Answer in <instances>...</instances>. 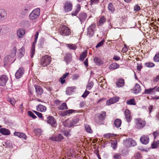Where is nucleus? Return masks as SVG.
I'll return each instance as SVG.
<instances>
[{"label": "nucleus", "mask_w": 159, "mask_h": 159, "mask_svg": "<svg viewBox=\"0 0 159 159\" xmlns=\"http://www.w3.org/2000/svg\"><path fill=\"white\" fill-rule=\"evenodd\" d=\"M64 137L61 134H59L57 136H54L49 138L50 140L56 141H61L63 139Z\"/></svg>", "instance_id": "15"}, {"label": "nucleus", "mask_w": 159, "mask_h": 159, "mask_svg": "<svg viewBox=\"0 0 159 159\" xmlns=\"http://www.w3.org/2000/svg\"><path fill=\"white\" fill-rule=\"evenodd\" d=\"M25 30L20 29L17 31V36L19 38H22L25 35Z\"/></svg>", "instance_id": "20"}, {"label": "nucleus", "mask_w": 159, "mask_h": 159, "mask_svg": "<svg viewBox=\"0 0 159 159\" xmlns=\"http://www.w3.org/2000/svg\"><path fill=\"white\" fill-rule=\"evenodd\" d=\"M58 109L60 110H62L67 109H68V108L66 103L65 102H63L58 107Z\"/></svg>", "instance_id": "38"}, {"label": "nucleus", "mask_w": 159, "mask_h": 159, "mask_svg": "<svg viewBox=\"0 0 159 159\" xmlns=\"http://www.w3.org/2000/svg\"><path fill=\"white\" fill-rule=\"evenodd\" d=\"M28 113V115L33 119H35L37 118V116L31 111H29Z\"/></svg>", "instance_id": "48"}, {"label": "nucleus", "mask_w": 159, "mask_h": 159, "mask_svg": "<svg viewBox=\"0 0 159 159\" xmlns=\"http://www.w3.org/2000/svg\"><path fill=\"white\" fill-rule=\"evenodd\" d=\"M125 117L126 121L128 122H130L132 119L131 112L128 109H126L125 111Z\"/></svg>", "instance_id": "11"}, {"label": "nucleus", "mask_w": 159, "mask_h": 159, "mask_svg": "<svg viewBox=\"0 0 159 159\" xmlns=\"http://www.w3.org/2000/svg\"><path fill=\"white\" fill-rule=\"evenodd\" d=\"M7 13L3 9H0V22L3 21L7 17Z\"/></svg>", "instance_id": "16"}, {"label": "nucleus", "mask_w": 159, "mask_h": 159, "mask_svg": "<svg viewBox=\"0 0 159 159\" xmlns=\"http://www.w3.org/2000/svg\"><path fill=\"white\" fill-rule=\"evenodd\" d=\"M105 40L104 39L102 40L101 42H99L98 43V44L96 46V48H97L102 46L103 45V43L105 42Z\"/></svg>", "instance_id": "51"}, {"label": "nucleus", "mask_w": 159, "mask_h": 159, "mask_svg": "<svg viewBox=\"0 0 159 159\" xmlns=\"http://www.w3.org/2000/svg\"><path fill=\"white\" fill-rule=\"evenodd\" d=\"M156 86L152 88L145 89L144 93L147 94H151L156 91Z\"/></svg>", "instance_id": "23"}, {"label": "nucleus", "mask_w": 159, "mask_h": 159, "mask_svg": "<svg viewBox=\"0 0 159 159\" xmlns=\"http://www.w3.org/2000/svg\"><path fill=\"white\" fill-rule=\"evenodd\" d=\"M159 134V133L157 131H155L153 133V135L154 138L155 139L157 137V135Z\"/></svg>", "instance_id": "63"}, {"label": "nucleus", "mask_w": 159, "mask_h": 159, "mask_svg": "<svg viewBox=\"0 0 159 159\" xmlns=\"http://www.w3.org/2000/svg\"><path fill=\"white\" fill-rule=\"evenodd\" d=\"M119 65L116 63H113L110 65L109 68L110 69L115 70L119 68Z\"/></svg>", "instance_id": "34"}, {"label": "nucleus", "mask_w": 159, "mask_h": 159, "mask_svg": "<svg viewBox=\"0 0 159 159\" xmlns=\"http://www.w3.org/2000/svg\"><path fill=\"white\" fill-rule=\"evenodd\" d=\"M35 47L32 46L31 53V57L32 58L35 53Z\"/></svg>", "instance_id": "50"}, {"label": "nucleus", "mask_w": 159, "mask_h": 159, "mask_svg": "<svg viewBox=\"0 0 159 159\" xmlns=\"http://www.w3.org/2000/svg\"><path fill=\"white\" fill-rule=\"evenodd\" d=\"M36 110L38 111L43 112L46 111L47 108L43 105L39 104L36 107Z\"/></svg>", "instance_id": "25"}, {"label": "nucleus", "mask_w": 159, "mask_h": 159, "mask_svg": "<svg viewBox=\"0 0 159 159\" xmlns=\"http://www.w3.org/2000/svg\"><path fill=\"white\" fill-rule=\"evenodd\" d=\"M19 51L20 53L23 56L25 53V48L24 47H22L20 50Z\"/></svg>", "instance_id": "53"}, {"label": "nucleus", "mask_w": 159, "mask_h": 159, "mask_svg": "<svg viewBox=\"0 0 159 159\" xmlns=\"http://www.w3.org/2000/svg\"><path fill=\"white\" fill-rule=\"evenodd\" d=\"M112 134L111 133H107L103 135V137L105 138L109 139L112 136Z\"/></svg>", "instance_id": "56"}, {"label": "nucleus", "mask_w": 159, "mask_h": 159, "mask_svg": "<svg viewBox=\"0 0 159 159\" xmlns=\"http://www.w3.org/2000/svg\"><path fill=\"white\" fill-rule=\"evenodd\" d=\"M106 21V18L104 16H102L99 20L98 24V25L101 26L104 24Z\"/></svg>", "instance_id": "36"}, {"label": "nucleus", "mask_w": 159, "mask_h": 159, "mask_svg": "<svg viewBox=\"0 0 159 159\" xmlns=\"http://www.w3.org/2000/svg\"><path fill=\"white\" fill-rule=\"evenodd\" d=\"M51 61V57L48 55H45L41 59L40 64L43 67L47 66L50 63Z\"/></svg>", "instance_id": "3"}, {"label": "nucleus", "mask_w": 159, "mask_h": 159, "mask_svg": "<svg viewBox=\"0 0 159 159\" xmlns=\"http://www.w3.org/2000/svg\"><path fill=\"white\" fill-rule=\"evenodd\" d=\"M64 59L67 63H68L72 59L71 54L70 53L66 54L64 57Z\"/></svg>", "instance_id": "35"}, {"label": "nucleus", "mask_w": 159, "mask_h": 159, "mask_svg": "<svg viewBox=\"0 0 159 159\" xmlns=\"http://www.w3.org/2000/svg\"><path fill=\"white\" fill-rule=\"evenodd\" d=\"M125 145L128 147L134 146L136 145V143L135 141L131 139H126L124 141Z\"/></svg>", "instance_id": "8"}, {"label": "nucleus", "mask_w": 159, "mask_h": 159, "mask_svg": "<svg viewBox=\"0 0 159 159\" xmlns=\"http://www.w3.org/2000/svg\"><path fill=\"white\" fill-rule=\"evenodd\" d=\"M153 61L155 62H159V52H157L153 57Z\"/></svg>", "instance_id": "41"}, {"label": "nucleus", "mask_w": 159, "mask_h": 159, "mask_svg": "<svg viewBox=\"0 0 159 159\" xmlns=\"http://www.w3.org/2000/svg\"><path fill=\"white\" fill-rule=\"evenodd\" d=\"M117 142H115L113 143H111V146L114 149H116L117 148Z\"/></svg>", "instance_id": "55"}, {"label": "nucleus", "mask_w": 159, "mask_h": 159, "mask_svg": "<svg viewBox=\"0 0 159 159\" xmlns=\"http://www.w3.org/2000/svg\"><path fill=\"white\" fill-rule=\"evenodd\" d=\"M78 121V120L77 119H72L69 120L67 122V125L68 127H71L76 124Z\"/></svg>", "instance_id": "19"}, {"label": "nucleus", "mask_w": 159, "mask_h": 159, "mask_svg": "<svg viewBox=\"0 0 159 159\" xmlns=\"http://www.w3.org/2000/svg\"><path fill=\"white\" fill-rule=\"evenodd\" d=\"M34 86L35 89L36 96L38 97L41 98V95L43 93V89L41 86L37 85H35Z\"/></svg>", "instance_id": "9"}, {"label": "nucleus", "mask_w": 159, "mask_h": 159, "mask_svg": "<svg viewBox=\"0 0 159 159\" xmlns=\"http://www.w3.org/2000/svg\"><path fill=\"white\" fill-rule=\"evenodd\" d=\"M144 65L147 67L152 68L155 66V64L152 62H147L145 63Z\"/></svg>", "instance_id": "42"}, {"label": "nucleus", "mask_w": 159, "mask_h": 159, "mask_svg": "<svg viewBox=\"0 0 159 159\" xmlns=\"http://www.w3.org/2000/svg\"><path fill=\"white\" fill-rule=\"evenodd\" d=\"M13 106L14 105L16 101V100L14 98H9L8 100Z\"/></svg>", "instance_id": "46"}, {"label": "nucleus", "mask_w": 159, "mask_h": 159, "mask_svg": "<svg viewBox=\"0 0 159 159\" xmlns=\"http://www.w3.org/2000/svg\"><path fill=\"white\" fill-rule=\"evenodd\" d=\"M47 122L53 127L56 128L57 126V123L55 118L52 116H50L47 117Z\"/></svg>", "instance_id": "6"}, {"label": "nucleus", "mask_w": 159, "mask_h": 159, "mask_svg": "<svg viewBox=\"0 0 159 159\" xmlns=\"http://www.w3.org/2000/svg\"><path fill=\"white\" fill-rule=\"evenodd\" d=\"M119 100V98L117 97H113L108 100L106 102L107 105H110L116 102H117Z\"/></svg>", "instance_id": "21"}, {"label": "nucleus", "mask_w": 159, "mask_h": 159, "mask_svg": "<svg viewBox=\"0 0 159 159\" xmlns=\"http://www.w3.org/2000/svg\"><path fill=\"white\" fill-rule=\"evenodd\" d=\"M79 105L80 108H83L85 105V102L82 101L80 103Z\"/></svg>", "instance_id": "60"}, {"label": "nucleus", "mask_w": 159, "mask_h": 159, "mask_svg": "<svg viewBox=\"0 0 159 159\" xmlns=\"http://www.w3.org/2000/svg\"><path fill=\"white\" fill-rule=\"evenodd\" d=\"M0 133L4 135H8L10 134L9 130L5 128L0 129Z\"/></svg>", "instance_id": "28"}, {"label": "nucleus", "mask_w": 159, "mask_h": 159, "mask_svg": "<svg viewBox=\"0 0 159 159\" xmlns=\"http://www.w3.org/2000/svg\"><path fill=\"white\" fill-rule=\"evenodd\" d=\"M140 140L142 144H147L149 141V136L147 135H143L140 138Z\"/></svg>", "instance_id": "13"}, {"label": "nucleus", "mask_w": 159, "mask_h": 159, "mask_svg": "<svg viewBox=\"0 0 159 159\" xmlns=\"http://www.w3.org/2000/svg\"><path fill=\"white\" fill-rule=\"evenodd\" d=\"M87 52H83L80 55L79 59L80 60L83 61L87 56Z\"/></svg>", "instance_id": "44"}, {"label": "nucleus", "mask_w": 159, "mask_h": 159, "mask_svg": "<svg viewBox=\"0 0 159 159\" xmlns=\"http://www.w3.org/2000/svg\"><path fill=\"white\" fill-rule=\"evenodd\" d=\"M107 8L108 10L112 13L114 12L115 10L113 4L111 2L108 4Z\"/></svg>", "instance_id": "32"}, {"label": "nucleus", "mask_w": 159, "mask_h": 159, "mask_svg": "<svg viewBox=\"0 0 159 159\" xmlns=\"http://www.w3.org/2000/svg\"><path fill=\"white\" fill-rule=\"evenodd\" d=\"M94 61L95 63L98 65H100L102 64V60L100 59L97 57L94 58Z\"/></svg>", "instance_id": "40"}, {"label": "nucleus", "mask_w": 159, "mask_h": 159, "mask_svg": "<svg viewBox=\"0 0 159 159\" xmlns=\"http://www.w3.org/2000/svg\"><path fill=\"white\" fill-rule=\"evenodd\" d=\"M89 91H87L86 90L85 91L84 94L82 95V97L84 98H85L88 96V95L89 94Z\"/></svg>", "instance_id": "58"}, {"label": "nucleus", "mask_w": 159, "mask_h": 159, "mask_svg": "<svg viewBox=\"0 0 159 159\" xmlns=\"http://www.w3.org/2000/svg\"><path fill=\"white\" fill-rule=\"evenodd\" d=\"M14 58L11 57L10 55H7L4 59V65L6 67L13 63L14 61H13Z\"/></svg>", "instance_id": "7"}, {"label": "nucleus", "mask_w": 159, "mask_h": 159, "mask_svg": "<svg viewBox=\"0 0 159 159\" xmlns=\"http://www.w3.org/2000/svg\"><path fill=\"white\" fill-rule=\"evenodd\" d=\"M67 45L70 49L75 50L77 48V46L75 44H68Z\"/></svg>", "instance_id": "43"}, {"label": "nucleus", "mask_w": 159, "mask_h": 159, "mask_svg": "<svg viewBox=\"0 0 159 159\" xmlns=\"http://www.w3.org/2000/svg\"><path fill=\"white\" fill-rule=\"evenodd\" d=\"M135 127L138 129H140L143 128L146 125L145 120L141 118H137L134 119Z\"/></svg>", "instance_id": "1"}, {"label": "nucleus", "mask_w": 159, "mask_h": 159, "mask_svg": "<svg viewBox=\"0 0 159 159\" xmlns=\"http://www.w3.org/2000/svg\"><path fill=\"white\" fill-rule=\"evenodd\" d=\"M80 8L81 7L80 5L79 4H77L75 7L74 11H73L71 12V15L72 16H76L80 10Z\"/></svg>", "instance_id": "17"}, {"label": "nucleus", "mask_w": 159, "mask_h": 159, "mask_svg": "<svg viewBox=\"0 0 159 159\" xmlns=\"http://www.w3.org/2000/svg\"><path fill=\"white\" fill-rule=\"evenodd\" d=\"M133 92L135 94H137L139 93L141 91L140 86L137 83L136 84L134 87L132 89Z\"/></svg>", "instance_id": "18"}, {"label": "nucleus", "mask_w": 159, "mask_h": 159, "mask_svg": "<svg viewBox=\"0 0 159 159\" xmlns=\"http://www.w3.org/2000/svg\"><path fill=\"white\" fill-rule=\"evenodd\" d=\"M140 10V7L138 5H136L134 7V11H137Z\"/></svg>", "instance_id": "59"}, {"label": "nucleus", "mask_w": 159, "mask_h": 159, "mask_svg": "<svg viewBox=\"0 0 159 159\" xmlns=\"http://www.w3.org/2000/svg\"><path fill=\"white\" fill-rule=\"evenodd\" d=\"M159 146V140L155 142H154L152 144L151 147L152 148H155Z\"/></svg>", "instance_id": "45"}, {"label": "nucleus", "mask_w": 159, "mask_h": 159, "mask_svg": "<svg viewBox=\"0 0 159 159\" xmlns=\"http://www.w3.org/2000/svg\"><path fill=\"white\" fill-rule=\"evenodd\" d=\"M87 17V15L84 12L81 13L78 16V18L81 22H84L86 20Z\"/></svg>", "instance_id": "22"}, {"label": "nucleus", "mask_w": 159, "mask_h": 159, "mask_svg": "<svg viewBox=\"0 0 159 159\" xmlns=\"http://www.w3.org/2000/svg\"><path fill=\"white\" fill-rule=\"evenodd\" d=\"M40 15V9L37 8L34 9L29 15L30 19L34 20L36 19Z\"/></svg>", "instance_id": "4"}, {"label": "nucleus", "mask_w": 159, "mask_h": 159, "mask_svg": "<svg viewBox=\"0 0 159 159\" xmlns=\"http://www.w3.org/2000/svg\"><path fill=\"white\" fill-rule=\"evenodd\" d=\"M34 112L39 118H42L43 117L42 114L36 111H34Z\"/></svg>", "instance_id": "57"}, {"label": "nucleus", "mask_w": 159, "mask_h": 159, "mask_svg": "<svg viewBox=\"0 0 159 159\" xmlns=\"http://www.w3.org/2000/svg\"><path fill=\"white\" fill-rule=\"evenodd\" d=\"M113 59L116 61H118L120 59V57L118 56L115 55L113 57Z\"/></svg>", "instance_id": "64"}, {"label": "nucleus", "mask_w": 159, "mask_h": 159, "mask_svg": "<svg viewBox=\"0 0 159 159\" xmlns=\"http://www.w3.org/2000/svg\"><path fill=\"white\" fill-rule=\"evenodd\" d=\"M16 48L14 46L12 48V49L10 51V54L9 55H10L11 57H12V58H14V57L16 56Z\"/></svg>", "instance_id": "29"}, {"label": "nucleus", "mask_w": 159, "mask_h": 159, "mask_svg": "<svg viewBox=\"0 0 159 159\" xmlns=\"http://www.w3.org/2000/svg\"><path fill=\"white\" fill-rule=\"evenodd\" d=\"M72 7L73 5L71 1H67L64 4V11L66 12L71 11L72 9Z\"/></svg>", "instance_id": "5"}, {"label": "nucleus", "mask_w": 159, "mask_h": 159, "mask_svg": "<svg viewBox=\"0 0 159 159\" xmlns=\"http://www.w3.org/2000/svg\"><path fill=\"white\" fill-rule=\"evenodd\" d=\"M14 135L20 138L23 139L25 140H26L27 138V136L24 133L21 132H15L14 133Z\"/></svg>", "instance_id": "24"}, {"label": "nucleus", "mask_w": 159, "mask_h": 159, "mask_svg": "<svg viewBox=\"0 0 159 159\" xmlns=\"http://www.w3.org/2000/svg\"><path fill=\"white\" fill-rule=\"evenodd\" d=\"M106 113L105 111H102L101 113L98 116L99 119L101 120H104L106 116Z\"/></svg>", "instance_id": "31"}, {"label": "nucleus", "mask_w": 159, "mask_h": 159, "mask_svg": "<svg viewBox=\"0 0 159 159\" xmlns=\"http://www.w3.org/2000/svg\"><path fill=\"white\" fill-rule=\"evenodd\" d=\"M24 73V70L23 68H20L16 72L15 76L16 78L18 79L21 78Z\"/></svg>", "instance_id": "12"}, {"label": "nucleus", "mask_w": 159, "mask_h": 159, "mask_svg": "<svg viewBox=\"0 0 159 159\" xmlns=\"http://www.w3.org/2000/svg\"><path fill=\"white\" fill-rule=\"evenodd\" d=\"M59 29L60 33L63 36H68L71 33L70 28L66 25H61Z\"/></svg>", "instance_id": "2"}, {"label": "nucleus", "mask_w": 159, "mask_h": 159, "mask_svg": "<svg viewBox=\"0 0 159 159\" xmlns=\"http://www.w3.org/2000/svg\"><path fill=\"white\" fill-rule=\"evenodd\" d=\"M115 159H121V154L119 153H116L113 156Z\"/></svg>", "instance_id": "52"}, {"label": "nucleus", "mask_w": 159, "mask_h": 159, "mask_svg": "<svg viewBox=\"0 0 159 159\" xmlns=\"http://www.w3.org/2000/svg\"><path fill=\"white\" fill-rule=\"evenodd\" d=\"M93 82H90L88 83L87 86V89L88 90H90L93 87Z\"/></svg>", "instance_id": "47"}, {"label": "nucleus", "mask_w": 159, "mask_h": 159, "mask_svg": "<svg viewBox=\"0 0 159 159\" xmlns=\"http://www.w3.org/2000/svg\"><path fill=\"white\" fill-rule=\"evenodd\" d=\"M96 27V25L94 24H92L88 28L87 35L89 37L92 36L94 33V30Z\"/></svg>", "instance_id": "10"}, {"label": "nucleus", "mask_w": 159, "mask_h": 159, "mask_svg": "<svg viewBox=\"0 0 159 159\" xmlns=\"http://www.w3.org/2000/svg\"><path fill=\"white\" fill-rule=\"evenodd\" d=\"M69 74V73H66V74L64 75L62 77L60 78V81L62 84H63L65 83V79L68 76Z\"/></svg>", "instance_id": "39"}, {"label": "nucleus", "mask_w": 159, "mask_h": 159, "mask_svg": "<svg viewBox=\"0 0 159 159\" xmlns=\"http://www.w3.org/2000/svg\"><path fill=\"white\" fill-rule=\"evenodd\" d=\"M117 87H122L124 84V80L123 78L117 79L116 83Z\"/></svg>", "instance_id": "26"}, {"label": "nucleus", "mask_w": 159, "mask_h": 159, "mask_svg": "<svg viewBox=\"0 0 159 159\" xmlns=\"http://www.w3.org/2000/svg\"><path fill=\"white\" fill-rule=\"evenodd\" d=\"M8 80L7 77L5 75H2L0 76V85L1 86L5 85Z\"/></svg>", "instance_id": "14"}, {"label": "nucleus", "mask_w": 159, "mask_h": 159, "mask_svg": "<svg viewBox=\"0 0 159 159\" xmlns=\"http://www.w3.org/2000/svg\"><path fill=\"white\" fill-rule=\"evenodd\" d=\"M44 43V39H40L39 42V46L40 47L42 48Z\"/></svg>", "instance_id": "54"}, {"label": "nucleus", "mask_w": 159, "mask_h": 159, "mask_svg": "<svg viewBox=\"0 0 159 159\" xmlns=\"http://www.w3.org/2000/svg\"><path fill=\"white\" fill-rule=\"evenodd\" d=\"M76 111L77 110H73L72 109L67 110L66 111L62 112L61 113V115L63 116H67L68 115L72 114Z\"/></svg>", "instance_id": "27"}, {"label": "nucleus", "mask_w": 159, "mask_h": 159, "mask_svg": "<svg viewBox=\"0 0 159 159\" xmlns=\"http://www.w3.org/2000/svg\"><path fill=\"white\" fill-rule=\"evenodd\" d=\"M45 88L49 92H51L52 90V88L50 86H45Z\"/></svg>", "instance_id": "61"}, {"label": "nucleus", "mask_w": 159, "mask_h": 159, "mask_svg": "<svg viewBox=\"0 0 159 159\" xmlns=\"http://www.w3.org/2000/svg\"><path fill=\"white\" fill-rule=\"evenodd\" d=\"M126 103L128 105H134L136 104L135 99L134 98L127 100Z\"/></svg>", "instance_id": "33"}, {"label": "nucleus", "mask_w": 159, "mask_h": 159, "mask_svg": "<svg viewBox=\"0 0 159 159\" xmlns=\"http://www.w3.org/2000/svg\"><path fill=\"white\" fill-rule=\"evenodd\" d=\"M99 0H91L90 5L96 4L99 3Z\"/></svg>", "instance_id": "49"}, {"label": "nucleus", "mask_w": 159, "mask_h": 159, "mask_svg": "<svg viewBox=\"0 0 159 159\" xmlns=\"http://www.w3.org/2000/svg\"><path fill=\"white\" fill-rule=\"evenodd\" d=\"M85 128L86 131L89 133L92 134L93 133V130L92 129L91 127L88 124L85 125Z\"/></svg>", "instance_id": "37"}, {"label": "nucleus", "mask_w": 159, "mask_h": 159, "mask_svg": "<svg viewBox=\"0 0 159 159\" xmlns=\"http://www.w3.org/2000/svg\"><path fill=\"white\" fill-rule=\"evenodd\" d=\"M142 68V66L141 63L139 64H138L137 66V70L138 71H140Z\"/></svg>", "instance_id": "62"}, {"label": "nucleus", "mask_w": 159, "mask_h": 159, "mask_svg": "<svg viewBox=\"0 0 159 159\" xmlns=\"http://www.w3.org/2000/svg\"><path fill=\"white\" fill-rule=\"evenodd\" d=\"M121 120L119 119H116L114 121V125L116 128L119 127L121 124Z\"/></svg>", "instance_id": "30"}]
</instances>
